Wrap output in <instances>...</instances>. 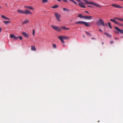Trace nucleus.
<instances>
[{"mask_svg": "<svg viewBox=\"0 0 123 123\" xmlns=\"http://www.w3.org/2000/svg\"><path fill=\"white\" fill-rule=\"evenodd\" d=\"M84 1L86 3L88 4H90L91 5H93L95 6L99 7H101V6L98 4L97 3H95L94 2H89L88 1H87L86 0H82Z\"/></svg>", "mask_w": 123, "mask_h": 123, "instance_id": "1", "label": "nucleus"}, {"mask_svg": "<svg viewBox=\"0 0 123 123\" xmlns=\"http://www.w3.org/2000/svg\"><path fill=\"white\" fill-rule=\"evenodd\" d=\"M51 26L53 29L57 31H61V28L57 26L51 25Z\"/></svg>", "mask_w": 123, "mask_h": 123, "instance_id": "2", "label": "nucleus"}, {"mask_svg": "<svg viewBox=\"0 0 123 123\" xmlns=\"http://www.w3.org/2000/svg\"><path fill=\"white\" fill-rule=\"evenodd\" d=\"M10 37L12 38H13L14 39H18L19 38L21 40L22 39V37L21 36L19 37H16L15 36V35L13 34H11L10 35Z\"/></svg>", "mask_w": 123, "mask_h": 123, "instance_id": "3", "label": "nucleus"}, {"mask_svg": "<svg viewBox=\"0 0 123 123\" xmlns=\"http://www.w3.org/2000/svg\"><path fill=\"white\" fill-rule=\"evenodd\" d=\"M97 24L98 25H103V26H105V24L104 21L101 18H100L98 21Z\"/></svg>", "mask_w": 123, "mask_h": 123, "instance_id": "4", "label": "nucleus"}, {"mask_svg": "<svg viewBox=\"0 0 123 123\" xmlns=\"http://www.w3.org/2000/svg\"><path fill=\"white\" fill-rule=\"evenodd\" d=\"M55 18L58 21H60V18L61 17V15L57 13H55L54 14Z\"/></svg>", "mask_w": 123, "mask_h": 123, "instance_id": "5", "label": "nucleus"}, {"mask_svg": "<svg viewBox=\"0 0 123 123\" xmlns=\"http://www.w3.org/2000/svg\"><path fill=\"white\" fill-rule=\"evenodd\" d=\"M111 6L117 8H122L123 7L120 6L119 5L116 4H112L111 5Z\"/></svg>", "mask_w": 123, "mask_h": 123, "instance_id": "6", "label": "nucleus"}, {"mask_svg": "<svg viewBox=\"0 0 123 123\" xmlns=\"http://www.w3.org/2000/svg\"><path fill=\"white\" fill-rule=\"evenodd\" d=\"M115 29L117 31L119 32L120 33L123 34V30L119 29L117 27H115Z\"/></svg>", "mask_w": 123, "mask_h": 123, "instance_id": "7", "label": "nucleus"}, {"mask_svg": "<svg viewBox=\"0 0 123 123\" xmlns=\"http://www.w3.org/2000/svg\"><path fill=\"white\" fill-rule=\"evenodd\" d=\"M24 14H31L32 12L28 10H26L25 11H24Z\"/></svg>", "mask_w": 123, "mask_h": 123, "instance_id": "8", "label": "nucleus"}, {"mask_svg": "<svg viewBox=\"0 0 123 123\" xmlns=\"http://www.w3.org/2000/svg\"><path fill=\"white\" fill-rule=\"evenodd\" d=\"M22 34L24 35L25 37H28V35L25 32H23L22 33Z\"/></svg>", "mask_w": 123, "mask_h": 123, "instance_id": "9", "label": "nucleus"}, {"mask_svg": "<svg viewBox=\"0 0 123 123\" xmlns=\"http://www.w3.org/2000/svg\"><path fill=\"white\" fill-rule=\"evenodd\" d=\"M89 23L84 21L83 24H84L86 27H88L90 26V25L88 24Z\"/></svg>", "mask_w": 123, "mask_h": 123, "instance_id": "10", "label": "nucleus"}, {"mask_svg": "<svg viewBox=\"0 0 123 123\" xmlns=\"http://www.w3.org/2000/svg\"><path fill=\"white\" fill-rule=\"evenodd\" d=\"M58 38L60 39L62 43H64V42L63 40V39L60 36H59L58 37Z\"/></svg>", "mask_w": 123, "mask_h": 123, "instance_id": "11", "label": "nucleus"}, {"mask_svg": "<svg viewBox=\"0 0 123 123\" xmlns=\"http://www.w3.org/2000/svg\"><path fill=\"white\" fill-rule=\"evenodd\" d=\"M61 28L64 30H68L69 29V28H66L65 26H62Z\"/></svg>", "mask_w": 123, "mask_h": 123, "instance_id": "12", "label": "nucleus"}, {"mask_svg": "<svg viewBox=\"0 0 123 123\" xmlns=\"http://www.w3.org/2000/svg\"><path fill=\"white\" fill-rule=\"evenodd\" d=\"M84 21H78L76 22L75 23V24H83Z\"/></svg>", "mask_w": 123, "mask_h": 123, "instance_id": "13", "label": "nucleus"}, {"mask_svg": "<svg viewBox=\"0 0 123 123\" xmlns=\"http://www.w3.org/2000/svg\"><path fill=\"white\" fill-rule=\"evenodd\" d=\"M78 5L79 6L81 7L85 8L86 7L83 4H82L79 3L78 4Z\"/></svg>", "mask_w": 123, "mask_h": 123, "instance_id": "14", "label": "nucleus"}, {"mask_svg": "<svg viewBox=\"0 0 123 123\" xmlns=\"http://www.w3.org/2000/svg\"><path fill=\"white\" fill-rule=\"evenodd\" d=\"M31 49L35 51L36 50V49L34 46H31Z\"/></svg>", "mask_w": 123, "mask_h": 123, "instance_id": "15", "label": "nucleus"}, {"mask_svg": "<svg viewBox=\"0 0 123 123\" xmlns=\"http://www.w3.org/2000/svg\"><path fill=\"white\" fill-rule=\"evenodd\" d=\"M17 11L19 13L24 14V11L20 10H17Z\"/></svg>", "mask_w": 123, "mask_h": 123, "instance_id": "16", "label": "nucleus"}, {"mask_svg": "<svg viewBox=\"0 0 123 123\" xmlns=\"http://www.w3.org/2000/svg\"><path fill=\"white\" fill-rule=\"evenodd\" d=\"M86 19L91 20L92 19V17L91 16H86Z\"/></svg>", "mask_w": 123, "mask_h": 123, "instance_id": "17", "label": "nucleus"}, {"mask_svg": "<svg viewBox=\"0 0 123 123\" xmlns=\"http://www.w3.org/2000/svg\"><path fill=\"white\" fill-rule=\"evenodd\" d=\"M1 17L5 19H6V20H7L8 19V18L6 17L4 15H1Z\"/></svg>", "mask_w": 123, "mask_h": 123, "instance_id": "18", "label": "nucleus"}, {"mask_svg": "<svg viewBox=\"0 0 123 123\" xmlns=\"http://www.w3.org/2000/svg\"><path fill=\"white\" fill-rule=\"evenodd\" d=\"M63 11H68L69 12L70 11V10L66 8H63Z\"/></svg>", "mask_w": 123, "mask_h": 123, "instance_id": "19", "label": "nucleus"}, {"mask_svg": "<svg viewBox=\"0 0 123 123\" xmlns=\"http://www.w3.org/2000/svg\"><path fill=\"white\" fill-rule=\"evenodd\" d=\"M104 34L105 35H106V36H108L109 37H111V35H110V34H109L108 33H104Z\"/></svg>", "mask_w": 123, "mask_h": 123, "instance_id": "20", "label": "nucleus"}, {"mask_svg": "<svg viewBox=\"0 0 123 123\" xmlns=\"http://www.w3.org/2000/svg\"><path fill=\"white\" fill-rule=\"evenodd\" d=\"M110 20L111 21H112V22H113L115 24L116 22L115 20V19H110Z\"/></svg>", "mask_w": 123, "mask_h": 123, "instance_id": "21", "label": "nucleus"}, {"mask_svg": "<svg viewBox=\"0 0 123 123\" xmlns=\"http://www.w3.org/2000/svg\"><path fill=\"white\" fill-rule=\"evenodd\" d=\"M62 38L64 39H68V37H67L66 36H60Z\"/></svg>", "mask_w": 123, "mask_h": 123, "instance_id": "22", "label": "nucleus"}, {"mask_svg": "<svg viewBox=\"0 0 123 123\" xmlns=\"http://www.w3.org/2000/svg\"><path fill=\"white\" fill-rule=\"evenodd\" d=\"M29 22V21L26 19L25 20L23 23V24H26Z\"/></svg>", "mask_w": 123, "mask_h": 123, "instance_id": "23", "label": "nucleus"}, {"mask_svg": "<svg viewBox=\"0 0 123 123\" xmlns=\"http://www.w3.org/2000/svg\"><path fill=\"white\" fill-rule=\"evenodd\" d=\"M116 24L117 25H118L120 26H123V25L122 24H121L119 23L118 22H116Z\"/></svg>", "mask_w": 123, "mask_h": 123, "instance_id": "24", "label": "nucleus"}, {"mask_svg": "<svg viewBox=\"0 0 123 123\" xmlns=\"http://www.w3.org/2000/svg\"><path fill=\"white\" fill-rule=\"evenodd\" d=\"M85 32H86V33L88 35L90 36H91V37L92 36V35L90 33L86 31H85Z\"/></svg>", "mask_w": 123, "mask_h": 123, "instance_id": "25", "label": "nucleus"}, {"mask_svg": "<svg viewBox=\"0 0 123 123\" xmlns=\"http://www.w3.org/2000/svg\"><path fill=\"white\" fill-rule=\"evenodd\" d=\"M28 9H30L32 10H34V9L33 8V7H31L30 6H28Z\"/></svg>", "mask_w": 123, "mask_h": 123, "instance_id": "26", "label": "nucleus"}, {"mask_svg": "<svg viewBox=\"0 0 123 123\" xmlns=\"http://www.w3.org/2000/svg\"><path fill=\"white\" fill-rule=\"evenodd\" d=\"M69 0L71 1L72 2H73V3H74V4L76 5L77 4V3L74 0Z\"/></svg>", "mask_w": 123, "mask_h": 123, "instance_id": "27", "label": "nucleus"}, {"mask_svg": "<svg viewBox=\"0 0 123 123\" xmlns=\"http://www.w3.org/2000/svg\"><path fill=\"white\" fill-rule=\"evenodd\" d=\"M58 7V6L57 5H55L54 6L52 7V8H56Z\"/></svg>", "mask_w": 123, "mask_h": 123, "instance_id": "28", "label": "nucleus"}, {"mask_svg": "<svg viewBox=\"0 0 123 123\" xmlns=\"http://www.w3.org/2000/svg\"><path fill=\"white\" fill-rule=\"evenodd\" d=\"M43 3H46L48 2V0H42Z\"/></svg>", "mask_w": 123, "mask_h": 123, "instance_id": "29", "label": "nucleus"}, {"mask_svg": "<svg viewBox=\"0 0 123 123\" xmlns=\"http://www.w3.org/2000/svg\"><path fill=\"white\" fill-rule=\"evenodd\" d=\"M108 25L110 28L111 29L112 28V27L111 26V24L109 22H108Z\"/></svg>", "mask_w": 123, "mask_h": 123, "instance_id": "30", "label": "nucleus"}, {"mask_svg": "<svg viewBox=\"0 0 123 123\" xmlns=\"http://www.w3.org/2000/svg\"><path fill=\"white\" fill-rule=\"evenodd\" d=\"M53 47L54 48H56V45L55 44L53 43Z\"/></svg>", "mask_w": 123, "mask_h": 123, "instance_id": "31", "label": "nucleus"}, {"mask_svg": "<svg viewBox=\"0 0 123 123\" xmlns=\"http://www.w3.org/2000/svg\"><path fill=\"white\" fill-rule=\"evenodd\" d=\"M82 15L81 14H80L78 15V17L81 18H82Z\"/></svg>", "mask_w": 123, "mask_h": 123, "instance_id": "32", "label": "nucleus"}, {"mask_svg": "<svg viewBox=\"0 0 123 123\" xmlns=\"http://www.w3.org/2000/svg\"><path fill=\"white\" fill-rule=\"evenodd\" d=\"M3 22L6 25H7L8 24V21H4Z\"/></svg>", "mask_w": 123, "mask_h": 123, "instance_id": "33", "label": "nucleus"}, {"mask_svg": "<svg viewBox=\"0 0 123 123\" xmlns=\"http://www.w3.org/2000/svg\"><path fill=\"white\" fill-rule=\"evenodd\" d=\"M123 19L120 18H117V19L118 20L122 21Z\"/></svg>", "mask_w": 123, "mask_h": 123, "instance_id": "34", "label": "nucleus"}, {"mask_svg": "<svg viewBox=\"0 0 123 123\" xmlns=\"http://www.w3.org/2000/svg\"><path fill=\"white\" fill-rule=\"evenodd\" d=\"M35 33V30H33V32H32V34L33 36H34V35Z\"/></svg>", "mask_w": 123, "mask_h": 123, "instance_id": "35", "label": "nucleus"}, {"mask_svg": "<svg viewBox=\"0 0 123 123\" xmlns=\"http://www.w3.org/2000/svg\"><path fill=\"white\" fill-rule=\"evenodd\" d=\"M86 16H82V18H85V19L86 18Z\"/></svg>", "mask_w": 123, "mask_h": 123, "instance_id": "36", "label": "nucleus"}, {"mask_svg": "<svg viewBox=\"0 0 123 123\" xmlns=\"http://www.w3.org/2000/svg\"><path fill=\"white\" fill-rule=\"evenodd\" d=\"M85 12L87 13L88 14H89V12L87 11H85Z\"/></svg>", "mask_w": 123, "mask_h": 123, "instance_id": "37", "label": "nucleus"}, {"mask_svg": "<svg viewBox=\"0 0 123 123\" xmlns=\"http://www.w3.org/2000/svg\"><path fill=\"white\" fill-rule=\"evenodd\" d=\"M110 43L111 44H112V43H114V42L113 41H111L110 42Z\"/></svg>", "mask_w": 123, "mask_h": 123, "instance_id": "38", "label": "nucleus"}, {"mask_svg": "<svg viewBox=\"0 0 123 123\" xmlns=\"http://www.w3.org/2000/svg\"><path fill=\"white\" fill-rule=\"evenodd\" d=\"M115 40H117L118 39V38L117 37H115Z\"/></svg>", "mask_w": 123, "mask_h": 123, "instance_id": "39", "label": "nucleus"}, {"mask_svg": "<svg viewBox=\"0 0 123 123\" xmlns=\"http://www.w3.org/2000/svg\"><path fill=\"white\" fill-rule=\"evenodd\" d=\"M91 39H94V40H95L96 39L95 38H91Z\"/></svg>", "mask_w": 123, "mask_h": 123, "instance_id": "40", "label": "nucleus"}, {"mask_svg": "<svg viewBox=\"0 0 123 123\" xmlns=\"http://www.w3.org/2000/svg\"><path fill=\"white\" fill-rule=\"evenodd\" d=\"M2 30L1 28L0 27V32H1V31Z\"/></svg>", "mask_w": 123, "mask_h": 123, "instance_id": "41", "label": "nucleus"}, {"mask_svg": "<svg viewBox=\"0 0 123 123\" xmlns=\"http://www.w3.org/2000/svg\"><path fill=\"white\" fill-rule=\"evenodd\" d=\"M87 6L88 7H92V6H90V5H88Z\"/></svg>", "mask_w": 123, "mask_h": 123, "instance_id": "42", "label": "nucleus"}, {"mask_svg": "<svg viewBox=\"0 0 123 123\" xmlns=\"http://www.w3.org/2000/svg\"><path fill=\"white\" fill-rule=\"evenodd\" d=\"M28 6H25V8H28Z\"/></svg>", "mask_w": 123, "mask_h": 123, "instance_id": "43", "label": "nucleus"}, {"mask_svg": "<svg viewBox=\"0 0 123 123\" xmlns=\"http://www.w3.org/2000/svg\"><path fill=\"white\" fill-rule=\"evenodd\" d=\"M99 31H102L101 29H99Z\"/></svg>", "mask_w": 123, "mask_h": 123, "instance_id": "44", "label": "nucleus"}, {"mask_svg": "<svg viewBox=\"0 0 123 123\" xmlns=\"http://www.w3.org/2000/svg\"><path fill=\"white\" fill-rule=\"evenodd\" d=\"M116 18H116H115V19H117V18Z\"/></svg>", "mask_w": 123, "mask_h": 123, "instance_id": "45", "label": "nucleus"}, {"mask_svg": "<svg viewBox=\"0 0 123 123\" xmlns=\"http://www.w3.org/2000/svg\"><path fill=\"white\" fill-rule=\"evenodd\" d=\"M10 22L9 21H8V24H9V23H10Z\"/></svg>", "mask_w": 123, "mask_h": 123, "instance_id": "46", "label": "nucleus"}, {"mask_svg": "<svg viewBox=\"0 0 123 123\" xmlns=\"http://www.w3.org/2000/svg\"><path fill=\"white\" fill-rule=\"evenodd\" d=\"M121 37V38H123V36H122V37Z\"/></svg>", "mask_w": 123, "mask_h": 123, "instance_id": "47", "label": "nucleus"}, {"mask_svg": "<svg viewBox=\"0 0 123 123\" xmlns=\"http://www.w3.org/2000/svg\"><path fill=\"white\" fill-rule=\"evenodd\" d=\"M102 44H104V43L103 42L102 43Z\"/></svg>", "mask_w": 123, "mask_h": 123, "instance_id": "48", "label": "nucleus"}, {"mask_svg": "<svg viewBox=\"0 0 123 123\" xmlns=\"http://www.w3.org/2000/svg\"><path fill=\"white\" fill-rule=\"evenodd\" d=\"M114 31L115 32H116V31Z\"/></svg>", "mask_w": 123, "mask_h": 123, "instance_id": "49", "label": "nucleus"}, {"mask_svg": "<svg viewBox=\"0 0 123 123\" xmlns=\"http://www.w3.org/2000/svg\"><path fill=\"white\" fill-rule=\"evenodd\" d=\"M83 36V37H85V36Z\"/></svg>", "mask_w": 123, "mask_h": 123, "instance_id": "50", "label": "nucleus"}, {"mask_svg": "<svg viewBox=\"0 0 123 123\" xmlns=\"http://www.w3.org/2000/svg\"><path fill=\"white\" fill-rule=\"evenodd\" d=\"M8 20H9V19L8 18Z\"/></svg>", "mask_w": 123, "mask_h": 123, "instance_id": "51", "label": "nucleus"}, {"mask_svg": "<svg viewBox=\"0 0 123 123\" xmlns=\"http://www.w3.org/2000/svg\"><path fill=\"white\" fill-rule=\"evenodd\" d=\"M63 46H65V45H64V44H63Z\"/></svg>", "mask_w": 123, "mask_h": 123, "instance_id": "52", "label": "nucleus"}, {"mask_svg": "<svg viewBox=\"0 0 123 123\" xmlns=\"http://www.w3.org/2000/svg\"><path fill=\"white\" fill-rule=\"evenodd\" d=\"M122 21L123 22V19Z\"/></svg>", "mask_w": 123, "mask_h": 123, "instance_id": "53", "label": "nucleus"}, {"mask_svg": "<svg viewBox=\"0 0 123 123\" xmlns=\"http://www.w3.org/2000/svg\"><path fill=\"white\" fill-rule=\"evenodd\" d=\"M6 6H7V4H6Z\"/></svg>", "mask_w": 123, "mask_h": 123, "instance_id": "54", "label": "nucleus"}]
</instances>
